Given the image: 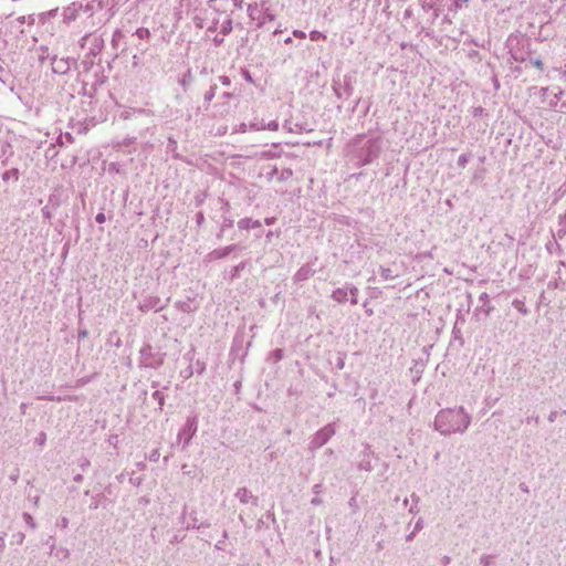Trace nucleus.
I'll return each instance as SVG.
<instances>
[{
  "label": "nucleus",
  "instance_id": "obj_22",
  "mask_svg": "<svg viewBox=\"0 0 566 566\" xmlns=\"http://www.w3.org/2000/svg\"><path fill=\"white\" fill-rule=\"evenodd\" d=\"M177 306L185 313H190L193 311L189 302L179 303Z\"/></svg>",
  "mask_w": 566,
  "mask_h": 566
},
{
  "label": "nucleus",
  "instance_id": "obj_40",
  "mask_svg": "<svg viewBox=\"0 0 566 566\" xmlns=\"http://www.w3.org/2000/svg\"><path fill=\"white\" fill-rule=\"evenodd\" d=\"M416 533H417V532H415V531H413V532H411L409 535H407L406 539H407L408 542L412 541V539H413V537H415V535H416Z\"/></svg>",
  "mask_w": 566,
  "mask_h": 566
},
{
  "label": "nucleus",
  "instance_id": "obj_30",
  "mask_svg": "<svg viewBox=\"0 0 566 566\" xmlns=\"http://www.w3.org/2000/svg\"><path fill=\"white\" fill-rule=\"evenodd\" d=\"M531 63L541 71L544 69V64L539 59L532 60Z\"/></svg>",
  "mask_w": 566,
  "mask_h": 566
},
{
  "label": "nucleus",
  "instance_id": "obj_48",
  "mask_svg": "<svg viewBox=\"0 0 566 566\" xmlns=\"http://www.w3.org/2000/svg\"><path fill=\"white\" fill-rule=\"evenodd\" d=\"M87 38H88V35H87V34H86V35H84V36L82 38V44H81L82 46L84 45V41H85Z\"/></svg>",
  "mask_w": 566,
  "mask_h": 566
},
{
  "label": "nucleus",
  "instance_id": "obj_7",
  "mask_svg": "<svg viewBox=\"0 0 566 566\" xmlns=\"http://www.w3.org/2000/svg\"><path fill=\"white\" fill-rule=\"evenodd\" d=\"M234 495L242 504L251 503L255 506L258 505V497L254 496L247 488H239Z\"/></svg>",
  "mask_w": 566,
  "mask_h": 566
},
{
  "label": "nucleus",
  "instance_id": "obj_51",
  "mask_svg": "<svg viewBox=\"0 0 566 566\" xmlns=\"http://www.w3.org/2000/svg\"><path fill=\"white\" fill-rule=\"evenodd\" d=\"M74 480L78 482V481H81V480H82V476L78 474V475H76V476L74 478Z\"/></svg>",
  "mask_w": 566,
  "mask_h": 566
},
{
  "label": "nucleus",
  "instance_id": "obj_34",
  "mask_svg": "<svg viewBox=\"0 0 566 566\" xmlns=\"http://www.w3.org/2000/svg\"><path fill=\"white\" fill-rule=\"evenodd\" d=\"M293 35L295 38H298V39H305L306 38V34L305 32L301 31V30H294L293 31Z\"/></svg>",
  "mask_w": 566,
  "mask_h": 566
},
{
  "label": "nucleus",
  "instance_id": "obj_21",
  "mask_svg": "<svg viewBox=\"0 0 566 566\" xmlns=\"http://www.w3.org/2000/svg\"><path fill=\"white\" fill-rule=\"evenodd\" d=\"M293 175V171L292 169L290 168H285L283 169L280 175H279V180H287L289 178H291Z\"/></svg>",
  "mask_w": 566,
  "mask_h": 566
},
{
  "label": "nucleus",
  "instance_id": "obj_31",
  "mask_svg": "<svg viewBox=\"0 0 566 566\" xmlns=\"http://www.w3.org/2000/svg\"><path fill=\"white\" fill-rule=\"evenodd\" d=\"M45 440H46V436L44 432H41L39 434V437L35 439V441L38 442V444L40 446H43L45 443Z\"/></svg>",
  "mask_w": 566,
  "mask_h": 566
},
{
  "label": "nucleus",
  "instance_id": "obj_19",
  "mask_svg": "<svg viewBox=\"0 0 566 566\" xmlns=\"http://www.w3.org/2000/svg\"><path fill=\"white\" fill-rule=\"evenodd\" d=\"M469 160H470V155L469 154H462L458 158V166L460 168H464L467 166V164L469 163Z\"/></svg>",
  "mask_w": 566,
  "mask_h": 566
},
{
  "label": "nucleus",
  "instance_id": "obj_32",
  "mask_svg": "<svg viewBox=\"0 0 566 566\" xmlns=\"http://www.w3.org/2000/svg\"><path fill=\"white\" fill-rule=\"evenodd\" d=\"M95 220L97 223H104L106 220V217L103 212H99L96 214Z\"/></svg>",
  "mask_w": 566,
  "mask_h": 566
},
{
  "label": "nucleus",
  "instance_id": "obj_44",
  "mask_svg": "<svg viewBox=\"0 0 566 566\" xmlns=\"http://www.w3.org/2000/svg\"><path fill=\"white\" fill-rule=\"evenodd\" d=\"M228 24H229V27H224V28H223V32H224V33H226V32H228V31L230 30V28H231V27H230V24H231V22H230V21L228 22Z\"/></svg>",
  "mask_w": 566,
  "mask_h": 566
},
{
  "label": "nucleus",
  "instance_id": "obj_52",
  "mask_svg": "<svg viewBox=\"0 0 566 566\" xmlns=\"http://www.w3.org/2000/svg\"><path fill=\"white\" fill-rule=\"evenodd\" d=\"M285 43H286V44L292 43V39H291V38L285 39Z\"/></svg>",
  "mask_w": 566,
  "mask_h": 566
},
{
  "label": "nucleus",
  "instance_id": "obj_45",
  "mask_svg": "<svg viewBox=\"0 0 566 566\" xmlns=\"http://www.w3.org/2000/svg\"><path fill=\"white\" fill-rule=\"evenodd\" d=\"M450 562V558L448 556H444L443 563L447 565Z\"/></svg>",
  "mask_w": 566,
  "mask_h": 566
},
{
  "label": "nucleus",
  "instance_id": "obj_11",
  "mask_svg": "<svg viewBox=\"0 0 566 566\" xmlns=\"http://www.w3.org/2000/svg\"><path fill=\"white\" fill-rule=\"evenodd\" d=\"M348 290L346 287H338L334 290L331 297L337 303H344L347 300Z\"/></svg>",
  "mask_w": 566,
  "mask_h": 566
},
{
  "label": "nucleus",
  "instance_id": "obj_5",
  "mask_svg": "<svg viewBox=\"0 0 566 566\" xmlns=\"http://www.w3.org/2000/svg\"><path fill=\"white\" fill-rule=\"evenodd\" d=\"M197 432V419L196 417L188 418L185 427L180 430L178 438L185 437V446H188L192 437Z\"/></svg>",
  "mask_w": 566,
  "mask_h": 566
},
{
  "label": "nucleus",
  "instance_id": "obj_3",
  "mask_svg": "<svg viewBox=\"0 0 566 566\" xmlns=\"http://www.w3.org/2000/svg\"><path fill=\"white\" fill-rule=\"evenodd\" d=\"M248 14L251 20L256 21V25L259 28L263 27L268 21H273L275 19L270 9L262 11L258 3L248 6Z\"/></svg>",
  "mask_w": 566,
  "mask_h": 566
},
{
  "label": "nucleus",
  "instance_id": "obj_10",
  "mask_svg": "<svg viewBox=\"0 0 566 566\" xmlns=\"http://www.w3.org/2000/svg\"><path fill=\"white\" fill-rule=\"evenodd\" d=\"M238 227L242 230H249V229L260 228L261 222L259 220H253L251 218H243L238 221Z\"/></svg>",
  "mask_w": 566,
  "mask_h": 566
},
{
  "label": "nucleus",
  "instance_id": "obj_18",
  "mask_svg": "<svg viewBox=\"0 0 566 566\" xmlns=\"http://www.w3.org/2000/svg\"><path fill=\"white\" fill-rule=\"evenodd\" d=\"M310 39L312 41L325 40L326 35L323 34L322 32L317 31V30H314V31L310 32Z\"/></svg>",
  "mask_w": 566,
  "mask_h": 566
},
{
  "label": "nucleus",
  "instance_id": "obj_8",
  "mask_svg": "<svg viewBox=\"0 0 566 566\" xmlns=\"http://www.w3.org/2000/svg\"><path fill=\"white\" fill-rule=\"evenodd\" d=\"M235 249H237V245L235 244H231V245H228V247L222 248V249L213 250L212 252L209 253L208 256H209L210 260L222 259V258H226L227 255H229Z\"/></svg>",
  "mask_w": 566,
  "mask_h": 566
},
{
  "label": "nucleus",
  "instance_id": "obj_43",
  "mask_svg": "<svg viewBox=\"0 0 566 566\" xmlns=\"http://www.w3.org/2000/svg\"><path fill=\"white\" fill-rule=\"evenodd\" d=\"M9 174H10L9 171L4 172V174H3V176H2V178H3L4 180H7L8 178H10V175H9Z\"/></svg>",
  "mask_w": 566,
  "mask_h": 566
},
{
  "label": "nucleus",
  "instance_id": "obj_46",
  "mask_svg": "<svg viewBox=\"0 0 566 566\" xmlns=\"http://www.w3.org/2000/svg\"><path fill=\"white\" fill-rule=\"evenodd\" d=\"M265 223L266 224H272L273 223V219H265Z\"/></svg>",
  "mask_w": 566,
  "mask_h": 566
},
{
  "label": "nucleus",
  "instance_id": "obj_2",
  "mask_svg": "<svg viewBox=\"0 0 566 566\" xmlns=\"http://www.w3.org/2000/svg\"><path fill=\"white\" fill-rule=\"evenodd\" d=\"M336 429L334 423H328L312 437L308 448L314 451L322 448L324 444L328 442V440L335 434Z\"/></svg>",
  "mask_w": 566,
  "mask_h": 566
},
{
  "label": "nucleus",
  "instance_id": "obj_14",
  "mask_svg": "<svg viewBox=\"0 0 566 566\" xmlns=\"http://www.w3.org/2000/svg\"><path fill=\"white\" fill-rule=\"evenodd\" d=\"M558 220H559L560 228L557 231V235L559 239H562L566 235V213L560 214Z\"/></svg>",
  "mask_w": 566,
  "mask_h": 566
},
{
  "label": "nucleus",
  "instance_id": "obj_16",
  "mask_svg": "<svg viewBox=\"0 0 566 566\" xmlns=\"http://www.w3.org/2000/svg\"><path fill=\"white\" fill-rule=\"evenodd\" d=\"M380 276L385 280V281H388V280H392L395 279L397 275H394L391 270L388 269V268H380Z\"/></svg>",
  "mask_w": 566,
  "mask_h": 566
},
{
  "label": "nucleus",
  "instance_id": "obj_33",
  "mask_svg": "<svg viewBox=\"0 0 566 566\" xmlns=\"http://www.w3.org/2000/svg\"><path fill=\"white\" fill-rule=\"evenodd\" d=\"M480 560L483 566H490L491 564V558L486 555H483Z\"/></svg>",
  "mask_w": 566,
  "mask_h": 566
},
{
  "label": "nucleus",
  "instance_id": "obj_38",
  "mask_svg": "<svg viewBox=\"0 0 566 566\" xmlns=\"http://www.w3.org/2000/svg\"><path fill=\"white\" fill-rule=\"evenodd\" d=\"M479 298H480V301H481V302H484V303H485V302H488V301H489V294L484 292V293H482V294L480 295V297H479Z\"/></svg>",
  "mask_w": 566,
  "mask_h": 566
},
{
  "label": "nucleus",
  "instance_id": "obj_23",
  "mask_svg": "<svg viewBox=\"0 0 566 566\" xmlns=\"http://www.w3.org/2000/svg\"><path fill=\"white\" fill-rule=\"evenodd\" d=\"M23 518L25 521V523L31 527V528H35L36 527V524L33 520V517L29 514V513H24L23 514Z\"/></svg>",
  "mask_w": 566,
  "mask_h": 566
},
{
  "label": "nucleus",
  "instance_id": "obj_20",
  "mask_svg": "<svg viewBox=\"0 0 566 566\" xmlns=\"http://www.w3.org/2000/svg\"><path fill=\"white\" fill-rule=\"evenodd\" d=\"M136 35L139 38V39H148L149 35H150V32L147 28H139L136 30Z\"/></svg>",
  "mask_w": 566,
  "mask_h": 566
},
{
  "label": "nucleus",
  "instance_id": "obj_1",
  "mask_svg": "<svg viewBox=\"0 0 566 566\" xmlns=\"http://www.w3.org/2000/svg\"><path fill=\"white\" fill-rule=\"evenodd\" d=\"M472 419V415L463 406L447 407L437 412L433 428L444 437L464 434Z\"/></svg>",
  "mask_w": 566,
  "mask_h": 566
},
{
  "label": "nucleus",
  "instance_id": "obj_9",
  "mask_svg": "<svg viewBox=\"0 0 566 566\" xmlns=\"http://www.w3.org/2000/svg\"><path fill=\"white\" fill-rule=\"evenodd\" d=\"M543 96H548V94H552L555 98V101H551L552 106H557L558 102L562 101V97L564 96V92L559 88H543Z\"/></svg>",
  "mask_w": 566,
  "mask_h": 566
},
{
  "label": "nucleus",
  "instance_id": "obj_39",
  "mask_svg": "<svg viewBox=\"0 0 566 566\" xmlns=\"http://www.w3.org/2000/svg\"><path fill=\"white\" fill-rule=\"evenodd\" d=\"M67 525H69V520H67L66 517H62V518H61V526H62L63 528H66V527H67Z\"/></svg>",
  "mask_w": 566,
  "mask_h": 566
},
{
  "label": "nucleus",
  "instance_id": "obj_24",
  "mask_svg": "<svg viewBox=\"0 0 566 566\" xmlns=\"http://www.w3.org/2000/svg\"><path fill=\"white\" fill-rule=\"evenodd\" d=\"M216 94V86H211L210 90L205 94V101L210 102Z\"/></svg>",
  "mask_w": 566,
  "mask_h": 566
},
{
  "label": "nucleus",
  "instance_id": "obj_4",
  "mask_svg": "<svg viewBox=\"0 0 566 566\" xmlns=\"http://www.w3.org/2000/svg\"><path fill=\"white\" fill-rule=\"evenodd\" d=\"M82 9L83 4L80 2H72L71 4L65 7L62 13L63 22L69 24L75 21L78 18V14Z\"/></svg>",
  "mask_w": 566,
  "mask_h": 566
},
{
  "label": "nucleus",
  "instance_id": "obj_6",
  "mask_svg": "<svg viewBox=\"0 0 566 566\" xmlns=\"http://www.w3.org/2000/svg\"><path fill=\"white\" fill-rule=\"evenodd\" d=\"M72 61L70 57H57L52 59V71L56 74H65L71 67Z\"/></svg>",
  "mask_w": 566,
  "mask_h": 566
},
{
  "label": "nucleus",
  "instance_id": "obj_36",
  "mask_svg": "<svg viewBox=\"0 0 566 566\" xmlns=\"http://www.w3.org/2000/svg\"><path fill=\"white\" fill-rule=\"evenodd\" d=\"M311 503L315 506H318L323 503V501L318 495H315V497L312 499Z\"/></svg>",
  "mask_w": 566,
  "mask_h": 566
},
{
  "label": "nucleus",
  "instance_id": "obj_35",
  "mask_svg": "<svg viewBox=\"0 0 566 566\" xmlns=\"http://www.w3.org/2000/svg\"><path fill=\"white\" fill-rule=\"evenodd\" d=\"M422 527H423V521H422V518H419V520L416 522V525H415V530H413V531H415V532H419V531H421V530H422Z\"/></svg>",
  "mask_w": 566,
  "mask_h": 566
},
{
  "label": "nucleus",
  "instance_id": "obj_13",
  "mask_svg": "<svg viewBox=\"0 0 566 566\" xmlns=\"http://www.w3.org/2000/svg\"><path fill=\"white\" fill-rule=\"evenodd\" d=\"M250 127L255 130L269 129V130L275 132L279 129V123L276 120H271L268 124H264V123H261L260 125L251 124Z\"/></svg>",
  "mask_w": 566,
  "mask_h": 566
},
{
  "label": "nucleus",
  "instance_id": "obj_29",
  "mask_svg": "<svg viewBox=\"0 0 566 566\" xmlns=\"http://www.w3.org/2000/svg\"><path fill=\"white\" fill-rule=\"evenodd\" d=\"M412 500L416 502V505L415 506H411L409 512L412 513V514H416L418 512V509H417V503L419 501V497L416 495V494H412L411 495Z\"/></svg>",
  "mask_w": 566,
  "mask_h": 566
},
{
  "label": "nucleus",
  "instance_id": "obj_50",
  "mask_svg": "<svg viewBox=\"0 0 566 566\" xmlns=\"http://www.w3.org/2000/svg\"><path fill=\"white\" fill-rule=\"evenodd\" d=\"M86 335H87L86 331H83V332L80 333L81 337H85Z\"/></svg>",
  "mask_w": 566,
  "mask_h": 566
},
{
  "label": "nucleus",
  "instance_id": "obj_12",
  "mask_svg": "<svg viewBox=\"0 0 566 566\" xmlns=\"http://www.w3.org/2000/svg\"><path fill=\"white\" fill-rule=\"evenodd\" d=\"M313 275V270L310 266H302L294 275L296 282L305 281Z\"/></svg>",
  "mask_w": 566,
  "mask_h": 566
},
{
  "label": "nucleus",
  "instance_id": "obj_26",
  "mask_svg": "<svg viewBox=\"0 0 566 566\" xmlns=\"http://www.w3.org/2000/svg\"><path fill=\"white\" fill-rule=\"evenodd\" d=\"M312 491L315 495H319L323 492V484L322 483L314 484L312 488Z\"/></svg>",
  "mask_w": 566,
  "mask_h": 566
},
{
  "label": "nucleus",
  "instance_id": "obj_42",
  "mask_svg": "<svg viewBox=\"0 0 566 566\" xmlns=\"http://www.w3.org/2000/svg\"><path fill=\"white\" fill-rule=\"evenodd\" d=\"M221 80H222V83L226 85H228L230 83L228 77H221Z\"/></svg>",
  "mask_w": 566,
  "mask_h": 566
},
{
  "label": "nucleus",
  "instance_id": "obj_25",
  "mask_svg": "<svg viewBox=\"0 0 566 566\" xmlns=\"http://www.w3.org/2000/svg\"><path fill=\"white\" fill-rule=\"evenodd\" d=\"M159 457H160V453H159V450L158 449H155L153 450L149 455H148V459L153 462H157L159 460Z\"/></svg>",
  "mask_w": 566,
  "mask_h": 566
},
{
  "label": "nucleus",
  "instance_id": "obj_27",
  "mask_svg": "<svg viewBox=\"0 0 566 566\" xmlns=\"http://www.w3.org/2000/svg\"><path fill=\"white\" fill-rule=\"evenodd\" d=\"M57 13V8L55 9H52L48 12H44L41 14V18L44 19V18H51V17H54L55 14Z\"/></svg>",
  "mask_w": 566,
  "mask_h": 566
},
{
  "label": "nucleus",
  "instance_id": "obj_53",
  "mask_svg": "<svg viewBox=\"0 0 566 566\" xmlns=\"http://www.w3.org/2000/svg\"><path fill=\"white\" fill-rule=\"evenodd\" d=\"M566 106V101H563L562 102V107H565Z\"/></svg>",
  "mask_w": 566,
  "mask_h": 566
},
{
  "label": "nucleus",
  "instance_id": "obj_15",
  "mask_svg": "<svg viewBox=\"0 0 566 566\" xmlns=\"http://www.w3.org/2000/svg\"><path fill=\"white\" fill-rule=\"evenodd\" d=\"M348 292L350 294V303L356 305L358 303V289L354 285H350Z\"/></svg>",
  "mask_w": 566,
  "mask_h": 566
},
{
  "label": "nucleus",
  "instance_id": "obj_17",
  "mask_svg": "<svg viewBox=\"0 0 566 566\" xmlns=\"http://www.w3.org/2000/svg\"><path fill=\"white\" fill-rule=\"evenodd\" d=\"M153 398L158 402L159 407L163 408L164 403H165V396L161 391L159 390H156L154 394H153Z\"/></svg>",
  "mask_w": 566,
  "mask_h": 566
},
{
  "label": "nucleus",
  "instance_id": "obj_37",
  "mask_svg": "<svg viewBox=\"0 0 566 566\" xmlns=\"http://www.w3.org/2000/svg\"><path fill=\"white\" fill-rule=\"evenodd\" d=\"M469 0H454V7L455 9H461L462 8V4L468 2Z\"/></svg>",
  "mask_w": 566,
  "mask_h": 566
},
{
  "label": "nucleus",
  "instance_id": "obj_41",
  "mask_svg": "<svg viewBox=\"0 0 566 566\" xmlns=\"http://www.w3.org/2000/svg\"><path fill=\"white\" fill-rule=\"evenodd\" d=\"M244 268V263H241L234 268V271L238 272L239 270H242Z\"/></svg>",
  "mask_w": 566,
  "mask_h": 566
},
{
  "label": "nucleus",
  "instance_id": "obj_49",
  "mask_svg": "<svg viewBox=\"0 0 566 566\" xmlns=\"http://www.w3.org/2000/svg\"><path fill=\"white\" fill-rule=\"evenodd\" d=\"M245 78H247L249 82H252V78H251V76H250V74H249V73H247V74H245Z\"/></svg>",
  "mask_w": 566,
  "mask_h": 566
},
{
  "label": "nucleus",
  "instance_id": "obj_47",
  "mask_svg": "<svg viewBox=\"0 0 566 566\" xmlns=\"http://www.w3.org/2000/svg\"><path fill=\"white\" fill-rule=\"evenodd\" d=\"M201 525H198L197 526V523H193V525H191L192 528H200ZM188 528H190V526H188Z\"/></svg>",
  "mask_w": 566,
  "mask_h": 566
},
{
  "label": "nucleus",
  "instance_id": "obj_28",
  "mask_svg": "<svg viewBox=\"0 0 566 566\" xmlns=\"http://www.w3.org/2000/svg\"><path fill=\"white\" fill-rule=\"evenodd\" d=\"M511 56L516 62H522L525 60V57L522 54H518L517 52L511 51Z\"/></svg>",
  "mask_w": 566,
  "mask_h": 566
}]
</instances>
